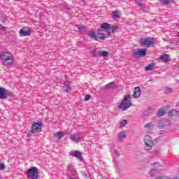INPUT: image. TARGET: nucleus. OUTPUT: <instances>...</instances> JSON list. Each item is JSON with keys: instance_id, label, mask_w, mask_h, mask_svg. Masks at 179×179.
Returning a JSON list of instances; mask_svg holds the SVG:
<instances>
[{"instance_id": "obj_1", "label": "nucleus", "mask_w": 179, "mask_h": 179, "mask_svg": "<svg viewBox=\"0 0 179 179\" xmlns=\"http://www.w3.org/2000/svg\"><path fill=\"white\" fill-rule=\"evenodd\" d=\"M131 95L128 94L124 96V99L122 100L118 108L122 110V111H127L128 108L132 106V101H131Z\"/></svg>"}, {"instance_id": "obj_2", "label": "nucleus", "mask_w": 179, "mask_h": 179, "mask_svg": "<svg viewBox=\"0 0 179 179\" xmlns=\"http://www.w3.org/2000/svg\"><path fill=\"white\" fill-rule=\"evenodd\" d=\"M0 58L3 61L4 65L10 66L13 64V56L10 52H3L0 54Z\"/></svg>"}, {"instance_id": "obj_3", "label": "nucleus", "mask_w": 179, "mask_h": 179, "mask_svg": "<svg viewBox=\"0 0 179 179\" xmlns=\"http://www.w3.org/2000/svg\"><path fill=\"white\" fill-rule=\"evenodd\" d=\"M42 128H43V122H34L31 127V131L27 134V137L30 138V136H33L34 134H38V132H41Z\"/></svg>"}, {"instance_id": "obj_4", "label": "nucleus", "mask_w": 179, "mask_h": 179, "mask_svg": "<svg viewBox=\"0 0 179 179\" xmlns=\"http://www.w3.org/2000/svg\"><path fill=\"white\" fill-rule=\"evenodd\" d=\"M25 174L27 178L38 179V169L36 166H32L26 171Z\"/></svg>"}, {"instance_id": "obj_5", "label": "nucleus", "mask_w": 179, "mask_h": 179, "mask_svg": "<svg viewBox=\"0 0 179 179\" xmlns=\"http://www.w3.org/2000/svg\"><path fill=\"white\" fill-rule=\"evenodd\" d=\"M157 41V39L156 38H140V43L141 45H144L145 47H152V45H155L156 44V42Z\"/></svg>"}, {"instance_id": "obj_6", "label": "nucleus", "mask_w": 179, "mask_h": 179, "mask_svg": "<svg viewBox=\"0 0 179 179\" xmlns=\"http://www.w3.org/2000/svg\"><path fill=\"white\" fill-rule=\"evenodd\" d=\"M10 97L13 99L15 97V94L13 93L5 87H0V99L1 100H6V99Z\"/></svg>"}, {"instance_id": "obj_7", "label": "nucleus", "mask_w": 179, "mask_h": 179, "mask_svg": "<svg viewBox=\"0 0 179 179\" xmlns=\"http://www.w3.org/2000/svg\"><path fill=\"white\" fill-rule=\"evenodd\" d=\"M66 174L68 178H72V177H78V172L75 167L72 164H69L66 169Z\"/></svg>"}, {"instance_id": "obj_8", "label": "nucleus", "mask_w": 179, "mask_h": 179, "mask_svg": "<svg viewBox=\"0 0 179 179\" xmlns=\"http://www.w3.org/2000/svg\"><path fill=\"white\" fill-rule=\"evenodd\" d=\"M144 143L146 150H150L153 148V139L149 135H145L144 137Z\"/></svg>"}, {"instance_id": "obj_9", "label": "nucleus", "mask_w": 179, "mask_h": 179, "mask_svg": "<svg viewBox=\"0 0 179 179\" xmlns=\"http://www.w3.org/2000/svg\"><path fill=\"white\" fill-rule=\"evenodd\" d=\"M145 55H146V50L145 49L134 50L133 52V57L134 58H139V57H145Z\"/></svg>"}, {"instance_id": "obj_10", "label": "nucleus", "mask_w": 179, "mask_h": 179, "mask_svg": "<svg viewBox=\"0 0 179 179\" xmlns=\"http://www.w3.org/2000/svg\"><path fill=\"white\" fill-rule=\"evenodd\" d=\"M19 34L20 37L30 36L31 34V31L30 30V28L27 27H24L19 31Z\"/></svg>"}, {"instance_id": "obj_11", "label": "nucleus", "mask_w": 179, "mask_h": 179, "mask_svg": "<svg viewBox=\"0 0 179 179\" xmlns=\"http://www.w3.org/2000/svg\"><path fill=\"white\" fill-rule=\"evenodd\" d=\"M170 125V121L166 120H159L157 122V127L159 129H163V128H166V127H169Z\"/></svg>"}, {"instance_id": "obj_12", "label": "nucleus", "mask_w": 179, "mask_h": 179, "mask_svg": "<svg viewBox=\"0 0 179 179\" xmlns=\"http://www.w3.org/2000/svg\"><path fill=\"white\" fill-rule=\"evenodd\" d=\"M73 157H76L80 162H83V157L82 156V152L80 151L76 150L72 155Z\"/></svg>"}, {"instance_id": "obj_13", "label": "nucleus", "mask_w": 179, "mask_h": 179, "mask_svg": "<svg viewBox=\"0 0 179 179\" xmlns=\"http://www.w3.org/2000/svg\"><path fill=\"white\" fill-rule=\"evenodd\" d=\"M133 97H134V99H138V97H141V87H136L134 88V93Z\"/></svg>"}, {"instance_id": "obj_14", "label": "nucleus", "mask_w": 179, "mask_h": 179, "mask_svg": "<svg viewBox=\"0 0 179 179\" xmlns=\"http://www.w3.org/2000/svg\"><path fill=\"white\" fill-rule=\"evenodd\" d=\"M70 139L73 142H76L77 143H79V142L81 141L80 137H79V135L78 134H72L70 136Z\"/></svg>"}, {"instance_id": "obj_15", "label": "nucleus", "mask_w": 179, "mask_h": 179, "mask_svg": "<svg viewBox=\"0 0 179 179\" xmlns=\"http://www.w3.org/2000/svg\"><path fill=\"white\" fill-rule=\"evenodd\" d=\"M78 29L80 34H86V27L82 24L78 25Z\"/></svg>"}, {"instance_id": "obj_16", "label": "nucleus", "mask_w": 179, "mask_h": 179, "mask_svg": "<svg viewBox=\"0 0 179 179\" xmlns=\"http://www.w3.org/2000/svg\"><path fill=\"white\" fill-rule=\"evenodd\" d=\"M159 59H161L164 62H169V61H170V57H169V55L164 53L161 55Z\"/></svg>"}, {"instance_id": "obj_17", "label": "nucleus", "mask_w": 179, "mask_h": 179, "mask_svg": "<svg viewBox=\"0 0 179 179\" xmlns=\"http://www.w3.org/2000/svg\"><path fill=\"white\" fill-rule=\"evenodd\" d=\"M144 128L148 130L153 129L155 128V124L152 122H150L144 125Z\"/></svg>"}, {"instance_id": "obj_18", "label": "nucleus", "mask_w": 179, "mask_h": 179, "mask_svg": "<svg viewBox=\"0 0 179 179\" xmlns=\"http://www.w3.org/2000/svg\"><path fill=\"white\" fill-rule=\"evenodd\" d=\"M70 85H71V83H69V82H66L64 83L63 89H64V92H66V93H68V92H69V90H71Z\"/></svg>"}, {"instance_id": "obj_19", "label": "nucleus", "mask_w": 179, "mask_h": 179, "mask_svg": "<svg viewBox=\"0 0 179 179\" xmlns=\"http://www.w3.org/2000/svg\"><path fill=\"white\" fill-rule=\"evenodd\" d=\"M168 115H169L170 117H174L176 115H179V111L176 110L175 109H172L171 110H170L169 112Z\"/></svg>"}, {"instance_id": "obj_20", "label": "nucleus", "mask_w": 179, "mask_h": 179, "mask_svg": "<svg viewBox=\"0 0 179 179\" xmlns=\"http://www.w3.org/2000/svg\"><path fill=\"white\" fill-rule=\"evenodd\" d=\"M88 36H89V37H90V38H94V40L97 41V36H96L94 31H93V30L90 31L88 33Z\"/></svg>"}, {"instance_id": "obj_21", "label": "nucleus", "mask_w": 179, "mask_h": 179, "mask_svg": "<svg viewBox=\"0 0 179 179\" xmlns=\"http://www.w3.org/2000/svg\"><path fill=\"white\" fill-rule=\"evenodd\" d=\"M110 25L111 24H110L107 22H104V23L101 24V29H103L104 30H110Z\"/></svg>"}, {"instance_id": "obj_22", "label": "nucleus", "mask_w": 179, "mask_h": 179, "mask_svg": "<svg viewBox=\"0 0 179 179\" xmlns=\"http://www.w3.org/2000/svg\"><path fill=\"white\" fill-rule=\"evenodd\" d=\"M155 64H148L147 66L145 67V71H155Z\"/></svg>"}, {"instance_id": "obj_23", "label": "nucleus", "mask_w": 179, "mask_h": 179, "mask_svg": "<svg viewBox=\"0 0 179 179\" xmlns=\"http://www.w3.org/2000/svg\"><path fill=\"white\" fill-rule=\"evenodd\" d=\"M104 87L106 89H116L117 88V85H115V84L113 82L108 83V85H106V86H104Z\"/></svg>"}, {"instance_id": "obj_24", "label": "nucleus", "mask_w": 179, "mask_h": 179, "mask_svg": "<svg viewBox=\"0 0 179 179\" xmlns=\"http://www.w3.org/2000/svg\"><path fill=\"white\" fill-rule=\"evenodd\" d=\"M54 136L57 138V139L60 140L61 138H64V133L62 131H57L55 133Z\"/></svg>"}, {"instance_id": "obj_25", "label": "nucleus", "mask_w": 179, "mask_h": 179, "mask_svg": "<svg viewBox=\"0 0 179 179\" xmlns=\"http://www.w3.org/2000/svg\"><path fill=\"white\" fill-rule=\"evenodd\" d=\"M118 30V25L110 26V29L108 31V33H115Z\"/></svg>"}, {"instance_id": "obj_26", "label": "nucleus", "mask_w": 179, "mask_h": 179, "mask_svg": "<svg viewBox=\"0 0 179 179\" xmlns=\"http://www.w3.org/2000/svg\"><path fill=\"white\" fill-rule=\"evenodd\" d=\"M98 55L99 57H108V51H101V50H99L98 52Z\"/></svg>"}, {"instance_id": "obj_27", "label": "nucleus", "mask_w": 179, "mask_h": 179, "mask_svg": "<svg viewBox=\"0 0 179 179\" xmlns=\"http://www.w3.org/2000/svg\"><path fill=\"white\" fill-rule=\"evenodd\" d=\"M165 113H166V112L164 111V110H163V109H159V110L157 111V117H163Z\"/></svg>"}, {"instance_id": "obj_28", "label": "nucleus", "mask_w": 179, "mask_h": 179, "mask_svg": "<svg viewBox=\"0 0 179 179\" xmlns=\"http://www.w3.org/2000/svg\"><path fill=\"white\" fill-rule=\"evenodd\" d=\"M159 2H162L163 5H169L171 2H173L174 0H159Z\"/></svg>"}, {"instance_id": "obj_29", "label": "nucleus", "mask_w": 179, "mask_h": 179, "mask_svg": "<svg viewBox=\"0 0 179 179\" xmlns=\"http://www.w3.org/2000/svg\"><path fill=\"white\" fill-rule=\"evenodd\" d=\"M157 173V169H152L150 171V177H154Z\"/></svg>"}, {"instance_id": "obj_30", "label": "nucleus", "mask_w": 179, "mask_h": 179, "mask_svg": "<svg viewBox=\"0 0 179 179\" xmlns=\"http://www.w3.org/2000/svg\"><path fill=\"white\" fill-rule=\"evenodd\" d=\"M170 93H173V88L165 87V94H170Z\"/></svg>"}, {"instance_id": "obj_31", "label": "nucleus", "mask_w": 179, "mask_h": 179, "mask_svg": "<svg viewBox=\"0 0 179 179\" xmlns=\"http://www.w3.org/2000/svg\"><path fill=\"white\" fill-rule=\"evenodd\" d=\"M127 136V135H125V134L124 133H120L119 135V141L120 142H122V141H124V138H125Z\"/></svg>"}, {"instance_id": "obj_32", "label": "nucleus", "mask_w": 179, "mask_h": 179, "mask_svg": "<svg viewBox=\"0 0 179 179\" xmlns=\"http://www.w3.org/2000/svg\"><path fill=\"white\" fill-rule=\"evenodd\" d=\"M97 38H101V40H106V35L101 33H98L97 34Z\"/></svg>"}, {"instance_id": "obj_33", "label": "nucleus", "mask_w": 179, "mask_h": 179, "mask_svg": "<svg viewBox=\"0 0 179 179\" xmlns=\"http://www.w3.org/2000/svg\"><path fill=\"white\" fill-rule=\"evenodd\" d=\"M98 55H99V52H97V49H96V48L94 49V50L92 51V57H97Z\"/></svg>"}, {"instance_id": "obj_34", "label": "nucleus", "mask_w": 179, "mask_h": 179, "mask_svg": "<svg viewBox=\"0 0 179 179\" xmlns=\"http://www.w3.org/2000/svg\"><path fill=\"white\" fill-rule=\"evenodd\" d=\"M136 3L138 5L139 8H143V3H142V0L136 1Z\"/></svg>"}, {"instance_id": "obj_35", "label": "nucleus", "mask_w": 179, "mask_h": 179, "mask_svg": "<svg viewBox=\"0 0 179 179\" xmlns=\"http://www.w3.org/2000/svg\"><path fill=\"white\" fill-rule=\"evenodd\" d=\"M126 124H127V121L126 120H123L120 122V125H122V127H125Z\"/></svg>"}, {"instance_id": "obj_36", "label": "nucleus", "mask_w": 179, "mask_h": 179, "mask_svg": "<svg viewBox=\"0 0 179 179\" xmlns=\"http://www.w3.org/2000/svg\"><path fill=\"white\" fill-rule=\"evenodd\" d=\"M90 99H92V96H90V94H87L85 96V101H89V100H90Z\"/></svg>"}, {"instance_id": "obj_37", "label": "nucleus", "mask_w": 179, "mask_h": 179, "mask_svg": "<svg viewBox=\"0 0 179 179\" xmlns=\"http://www.w3.org/2000/svg\"><path fill=\"white\" fill-rule=\"evenodd\" d=\"M113 17H117V18L120 17V16L118 15V12H117V11L113 12Z\"/></svg>"}, {"instance_id": "obj_38", "label": "nucleus", "mask_w": 179, "mask_h": 179, "mask_svg": "<svg viewBox=\"0 0 179 179\" xmlns=\"http://www.w3.org/2000/svg\"><path fill=\"white\" fill-rule=\"evenodd\" d=\"M6 166H5V164H1L0 162V170H5V168Z\"/></svg>"}, {"instance_id": "obj_39", "label": "nucleus", "mask_w": 179, "mask_h": 179, "mask_svg": "<svg viewBox=\"0 0 179 179\" xmlns=\"http://www.w3.org/2000/svg\"><path fill=\"white\" fill-rule=\"evenodd\" d=\"M114 155L117 156V157H118V156H120V152H118V151H117V150H114Z\"/></svg>"}, {"instance_id": "obj_40", "label": "nucleus", "mask_w": 179, "mask_h": 179, "mask_svg": "<svg viewBox=\"0 0 179 179\" xmlns=\"http://www.w3.org/2000/svg\"><path fill=\"white\" fill-rule=\"evenodd\" d=\"M6 29V27L2 26V24H0V30H5Z\"/></svg>"}, {"instance_id": "obj_41", "label": "nucleus", "mask_w": 179, "mask_h": 179, "mask_svg": "<svg viewBox=\"0 0 179 179\" xmlns=\"http://www.w3.org/2000/svg\"><path fill=\"white\" fill-rule=\"evenodd\" d=\"M165 178L164 176L158 177L157 179H164Z\"/></svg>"}, {"instance_id": "obj_42", "label": "nucleus", "mask_w": 179, "mask_h": 179, "mask_svg": "<svg viewBox=\"0 0 179 179\" xmlns=\"http://www.w3.org/2000/svg\"><path fill=\"white\" fill-rule=\"evenodd\" d=\"M83 176H85V177H87V173H85V172H83Z\"/></svg>"}, {"instance_id": "obj_43", "label": "nucleus", "mask_w": 179, "mask_h": 179, "mask_svg": "<svg viewBox=\"0 0 179 179\" xmlns=\"http://www.w3.org/2000/svg\"><path fill=\"white\" fill-rule=\"evenodd\" d=\"M154 164H158V163H157V162H156V163H154Z\"/></svg>"}, {"instance_id": "obj_44", "label": "nucleus", "mask_w": 179, "mask_h": 179, "mask_svg": "<svg viewBox=\"0 0 179 179\" xmlns=\"http://www.w3.org/2000/svg\"><path fill=\"white\" fill-rule=\"evenodd\" d=\"M81 1H84V0H81Z\"/></svg>"}]
</instances>
